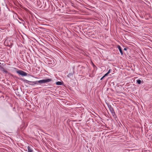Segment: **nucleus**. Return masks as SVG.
Returning a JSON list of instances; mask_svg holds the SVG:
<instances>
[{
	"label": "nucleus",
	"mask_w": 152,
	"mask_h": 152,
	"mask_svg": "<svg viewBox=\"0 0 152 152\" xmlns=\"http://www.w3.org/2000/svg\"><path fill=\"white\" fill-rule=\"evenodd\" d=\"M53 80L52 79H44L42 80H39L37 82V83L38 84V83L39 84H42L43 83H48L52 81Z\"/></svg>",
	"instance_id": "obj_1"
},
{
	"label": "nucleus",
	"mask_w": 152,
	"mask_h": 152,
	"mask_svg": "<svg viewBox=\"0 0 152 152\" xmlns=\"http://www.w3.org/2000/svg\"><path fill=\"white\" fill-rule=\"evenodd\" d=\"M25 82L26 83L32 86H34L36 84H38V83H37V81H31L27 80H25Z\"/></svg>",
	"instance_id": "obj_2"
},
{
	"label": "nucleus",
	"mask_w": 152,
	"mask_h": 152,
	"mask_svg": "<svg viewBox=\"0 0 152 152\" xmlns=\"http://www.w3.org/2000/svg\"><path fill=\"white\" fill-rule=\"evenodd\" d=\"M17 73L22 76H26L27 75V73L22 70H19L17 71Z\"/></svg>",
	"instance_id": "obj_3"
},
{
	"label": "nucleus",
	"mask_w": 152,
	"mask_h": 152,
	"mask_svg": "<svg viewBox=\"0 0 152 152\" xmlns=\"http://www.w3.org/2000/svg\"><path fill=\"white\" fill-rule=\"evenodd\" d=\"M9 42L8 40H6L5 41L4 43H7V45L10 47H11L13 45V43H12V41H11L10 40L9 41Z\"/></svg>",
	"instance_id": "obj_4"
},
{
	"label": "nucleus",
	"mask_w": 152,
	"mask_h": 152,
	"mask_svg": "<svg viewBox=\"0 0 152 152\" xmlns=\"http://www.w3.org/2000/svg\"><path fill=\"white\" fill-rule=\"evenodd\" d=\"M0 70L5 74H7L8 73V72L7 71L4 67L2 66L0 67Z\"/></svg>",
	"instance_id": "obj_5"
},
{
	"label": "nucleus",
	"mask_w": 152,
	"mask_h": 152,
	"mask_svg": "<svg viewBox=\"0 0 152 152\" xmlns=\"http://www.w3.org/2000/svg\"><path fill=\"white\" fill-rule=\"evenodd\" d=\"M110 111L111 113L113 116L114 118H115L116 117L115 113L114 110L113 109V110H110Z\"/></svg>",
	"instance_id": "obj_6"
},
{
	"label": "nucleus",
	"mask_w": 152,
	"mask_h": 152,
	"mask_svg": "<svg viewBox=\"0 0 152 152\" xmlns=\"http://www.w3.org/2000/svg\"><path fill=\"white\" fill-rule=\"evenodd\" d=\"M28 152H33V150L31 146L27 147Z\"/></svg>",
	"instance_id": "obj_7"
},
{
	"label": "nucleus",
	"mask_w": 152,
	"mask_h": 152,
	"mask_svg": "<svg viewBox=\"0 0 152 152\" xmlns=\"http://www.w3.org/2000/svg\"><path fill=\"white\" fill-rule=\"evenodd\" d=\"M117 48L118 49L121 55H122L123 54V51L122 50V49H121V47L120 45H118L117 46Z\"/></svg>",
	"instance_id": "obj_8"
},
{
	"label": "nucleus",
	"mask_w": 152,
	"mask_h": 152,
	"mask_svg": "<svg viewBox=\"0 0 152 152\" xmlns=\"http://www.w3.org/2000/svg\"><path fill=\"white\" fill-rule=\"evenodd\" d=\"M106 104H107L108 107L110 110H113V108L112 107V106L109 103H106Z\"/></svg>",
	"instance_id": "obj_9"
},
{
	"label": "nucleus",
	"mask_w": 152,
	"mask_h": 152,
	"mask_svg": "<svg viewBox=\"0 0 152 152\" xmlns=\"http://www.w3.org/2000/svg\"><path fill=\"white\" fill-rule=\"evenodd\" d=\"M67 76L71 78L73 77V75L72 73H69L67 75Z\"/></svg>",
	"instance_id": "obj_10"
},
{
	"label": "nucleus",
	"mask_w": 152,
	"mask_h": 152,
	"mask_svg": "<svg viewBox=\"0 0 152 152\" xmlns=\"http://www.w3.org/2000/svg\"><path fill=\"white\" fill-rule=\"evenodd\" d=\"M62 83L61 82L58 81L56 83V84L57 85H60L62 84Z\"/></svg>",
	"instance_id": "obj_11"
},
{
	"label": "nucleus",
	"mask_w": 152,
	"mask_h": 152,
	"mask_svg": "<svg viewBox=\"0 0 152 152\" xmlns=\"http://www.w3.org/2000/svg\"><path fill=\"white\" fill-rule=\"evenodd\" d=\"M141 82V81L140 80H137V83L138 84H140Z\"/></svg>",
	"instance_id": "obj_12"
},
{
	"label": "nucleus",
	"mask_w": 152,
	"mask_h": 152,
	"mask_svg": "<svg viewBox=\"0 0 152 152\" xmlns=\"http://www.w3.org/2000/svg\"><path fill=\"white\" fill-rule=\"evenodd\" d=\"M111 70V69H110L107 72V73L108 74L109 73H110V71Z\"/></svg>",
	"instance_id": "obj_13"
},
{
	"label": "nucleus",
	"mask_w": 152,
	"mask_h": 152,
	"mask_svg": "<svg viewBox=\"0 0 152 152\" xmlns=\"http://www.w3.org/2000/svg\"><path fill=\"white\" fill-rule=\"evenodd\" d=\"M108 75V74L107 73L104 75V76L106 77V76H107Z\"/></svg>",
	"instance_id": "obj_14"
},
{
	"label": "nucleus",
	"mask_w": 152,
	"mask_h": 152,
	"mask_svg": "<svg viewBox=\"0 0 152 152\" xmlns=\"http://www.w3.org/2000/svg\"><path fill=\"white\" fill-rule=\"evenodd\" d=\"M127 48H125L124 49V50H127Z\"/></svg>",
	"instance_id": "obj_15"
},
{
	"label": "nucleus",
	"mask_w": 152,
	"mask_h": 152,
	"mask_svg": "<svg viewBox=\"0 0 152 152\" xmlns=\"http://www.w3.org/2000/svg\"><path fill=\"white\" fill-rule=\"evenodd\" d=\"M19 19L20 20H22V21H23V22H24V21L22 19H20L19 18Z\"/></svg>",
	"instance_id": "obj_16"
},
{
	"label": "nucleus",
	"mask_w": 152,
	"mask_h": 152,
	"mask_svg": "<svg viewBox=\"0 0 152 152\" xmlns=\"http://www.w3.org/2000/svg\"><path fill=\"white\" fill-rule=\"evenodd\" d=\"M1 97H2L3 98H4V96H1V97H0V98H1Z\"/></svg>",
	"instance_id": "obj_17"
},
{
	"label": "nucleus",
	"mask_w": 152,
	"mask_h": 152,
	"mask_svg": "<svg viewBox=\"0 0 152 152\" xmlns=\"http://www.w3.org/2000/svg\"><path fill=\"white\" fill-rule=\"evenodd\" d=\"M103 79V78L102 77L100 79V80H102Z\"/></svg>",
	"instance_id": "obj_18"
},
{
	"label": "nucleus",
	"mask_w": 152,
	"mask_h": 152,
	"mask_svg": "<svg viewBox=\"0 0 152 152\" xmlns=\"http://www.w3.org/2000/svg\"><path fill=\"white\" fill-rule=\"evenodd\" d=\"M105 77V76H104H104L102 77L103 78H104Z\"/></svg>",
	"instance_id": "obj_19"
},
{
	"label": "nucleus",
	"mask_w": 152,
	"mask_h": 152,
	"mask_svg": "<svg viewBox=\"0 0 152 152\" xmlns=\"http://www.w3.org/2000/svg\"><path fill=\"white\" fill-rule=\"evenodd\" d=\"M1 64V63L0 62V64Z\"/></svg>",
	"instance_id": "obj_20"
}]
</instances>
